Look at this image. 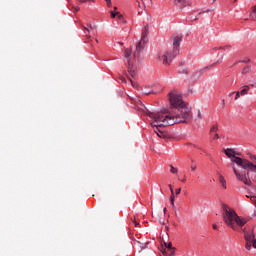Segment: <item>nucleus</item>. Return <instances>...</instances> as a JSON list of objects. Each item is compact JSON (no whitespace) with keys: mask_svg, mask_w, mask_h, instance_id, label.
Listing matches in <instances>:
<instances>
[{"mask_svg":"<svg viewBox=\"0 0 256 256\" xmlns=\"http://www.w3.org/2000/svg\"><path fill=\"white\" fill-rule=\"evenodd\" d=\"M170 202L175 203V192H172V194L170 196Z\"/></svg>","mask_w":256,"mask_h":256,"instance_id":"nucleus-18","label":"nucleus"},{"mask_svg":"<svg viewBox=\"0 0 256 256\" xmlns=\"http://www.w3.org/2000/svg\"><path fill=\"white\" fill-rule=\"evenodd\" d=\"M251 245L254 249H256V239H254L252 242H251Z\"/></svg>","mask_w":256,"mask_h":256,"instance_id":"nucleus-27","label":"nucleus"},{"mask_svg":"<svg viewBox=\"0 0 256 256\" xmlns=\"http://www.w3.org/2000/svg\"><path fill=\"white\" fill-rule=\"evenodd\" d=\"M169 189H170V192H171V195L174 193L173 191V186L171 184L168 185Z\"/></svg>","mask_w":256,"mask_h":256,"instance_id":"nucleus-30","label":"nucleus"},{"mask_svg":"<svg viewBox=\"0 0 256 256\" xmlns=\"http://www.w3.org/2000/svg\"><path fill=\"white\" fill-rule=\"evenodd\" d=\"M117 7H114V10L116 11Z\"/></svg>","mask_w":256,"mask_h":256,"instance_id":"nucleus-44","label":"nucleus"},{"mask_svg":"<svg viewBox=\"0 0 256 256\" xmlns=\"http://www.w3.org/2000/svg\"><path fill=\"white\" fill-rule=\"evenodd\" d=\"M192 171H195L197 169V166H191Z\"/></svg>","mask_w":256,"mask_h":256,"instance_id":"nucleus-36","label":"nucleus"},{"mask_svg":"<svg viewBox=\"0 0 256 256\" xmlns=\"http://www.w3.org/2000/svg\"><path fill=\"white\" fill-rule=\"evenodd\" d=\"M222 219L233 231H241V228L247 223V220L239 217L237 212L227 204H222Z\"/></svg>","mask_w":256,"mask_h":256,"instance_id":"nucleus-4","label":"nucleus"},{"mask_svg":"<svg viewBox=\"0 0 256 256\" xmlns=\"http://www.w3.org/2000/svg\"><path fill=\"white\" fill-rule=\"evenodd\" d=\"M173 209H175V202H171Z\"/></svg>","mask_w":256,"mask_h":256,"instance_id":"nucleus-38","label":"nucleus"},{"mask_svg":"<svg viewBox=\"0 0 256 256\" xmlns=\"http://www.w3.org/2000/svg\"><path fill=\"white\" fill-rule=\"evenodd\" d=\"M72 9H74V11L76 13L81 10V8H79V6H72Z\"/></svg>","mask_w":256,"mask_h":256,"instance_id":"nucleus-24","label":"nucleus"},{"mask_svg":"<svg viewBox=\"0 0 256 256\" xmlns=\"http://www.w3.org/2000/svg\"><path fill=\"white\" fill-rule=\"evenodd\" d=\"M147 35H149V26H145L144 29H142L141 40L136 44L134 52L130 49H125L124 57L127 61L128 73L131 77L137 75V60L143 50V45H145L147 41Z\"/></svg>","mask_w":256,"mask_h":256,"instance_id":"nucleus-3","label":"nucleus"},{"mask_svg":"<svg viewBox=\"0 0 256 256\" xmlns=\"http://www.w3.org/2000/svg\"><path fill=\"white\" fill-rule=\"evenodd\" d=\"M244 237H245V241H246L245 249H247V251H251V243L253 240H255V232H253V231L245 232L244 231Z\"/></svg>","mask_w":256,"mask_h":256,"instance_id":"nucleus-6","label":"nucleus"},{"mask_svg":"<svg viewBox=\"0 0 256 256\" xmlns=\"http://www.w3.org/2000/svg\"><path fill=\"white\" fill-rule=\"evenodd\" d=\"M223 152L225 153L226 156H228L229 159H231L232 163H235L236 165H238V167H241L242 169L247 171L246 173L243 174L238 172L237 168H232L233 173L236 176V179L244 183V185H248L250 187V185H252V182L251 178L249 177V171H251V173H256V164L251 163V161L247 159L237 157L239 153L235 152V150L231 148L223 149Z\"/></svg>","mask_w":256,"mask_h":256,"instance_id":"nucleus-2","label":"nucleus"},{"mask_svg":"<svg viewBox=\"0 0 256 256\" xmlns=\"http://www.w3.org/2000/svg\"><path fill=\"white\" fill-rule=\"evenodd\" d=\"M130 83H131L132 87H136L135 83L133 82V80H131V78H130Z\"/></svg>","mask_w":256,"mask_h":256,"instance_id":"nucleus-34","label":"nucleus"},{"mask_svg":"<svg viewBox=\"0 0 256 256\" xmlns=\"http://www.w3.org/2000/svg\"><path fill=\"white\" fill-rule=\"evenodd\" d=\"M179 73H184L185 75H187V69H183V70H180Z\"/></svg>","mask_w":256,"mask_h":256,"instance_id":"nucleus-31","label":"nucleus"},{"mask_svg":"<svg viewBox=\"0 0 256 256\" xmlns=\"http://www.w3.org/2000/svg\"><path fill=\"white\" fill-rule=\"evenodd\" d=\"M165 247H167L168 248V251H170V250H173L174 248H173V244H171V243H165Z\"/></svg>","mask_w":256,"mask_h":256,"instance_id":"nucleus-19","label":"nucleus"},{"mask_svg":"<svg viewBox=\"0 0 256 256\" xmlns=\"http://www.w3.org/2000/svg\"><path fill=\"white\" fill-rule=\"evenodd\" d=\"M168 99L171 107L175 111L151 112L149 109L143 110L147 117H154L153 125H175L177 123H189L193 119L191 106L183 101V96L177 90L168 93Z\"/></svg>","mask_w":256,"mask_h":256,"instance_id":"nucleus-1","label":"nucleus"},{"mask_svg":"<svg viewBox=\"0 0 256 256\" xmlns=\"http://www.w3.org/2000/svg\"><path fill=\"white\" fill-rule=\"evenodd\" d=\"M190 147H197V146H195V145H193V144H190Z\"/></svg>","mask_w":256,"mask_h":256,"instance_id":"nucleus-42","label":"nucleus"},{"mask_svg":"<svg viewBox=\"0 0 256 256\" xmlns=\"http://www.w3.org/2000/svg\"><path fill=\"white\" fill-rule=\"evenodd\" d=\"M249 91H250V88H249V86H244V88L240 91V95H242V97L243 96H245V95H247L248 93H249Z\"/></svg>","mask_w":256,"mask_h":256,"instance_id":"nucleus-11","label":"nucleus"},{"mask_svg":"<svg viewBox=\"0 0 256 256\" xmlns=\"http://www.w3.org/2000/svg\"><path fill=\"white\" fill-rule=\"evenodd\" d=\"M163 213H164V215H165V213H167V208H164Z\"/></svg>","mask_w":256,"mask_h":256,"instance_id":"nucleus-40","label":"nucleus"},{"mask_svg":"<svg viewBox=\"0 0 256 256\" xmlns=\"http://www.w3.org/2000/svg\"><path fill=\"white\" fill-rule=\"evenodd\" d=\"M133 223H134L135 227H139V223H137V221L134 220Z\"/></svg>","mask_w":256,"mask_h":256,"instance_id":"nucleus-35","label":"nucleus"},{"mask_svg":"<svg viewBox=\"0 0 256 256\" xmlns=\"http://www.w3.org/2000/svg\"><path fill=\"white\" fill-rule=\"evenodd\" d=\"M122 81H125V78H123Z\"/></svg>","mask_w":256,"mask_h":256,"instance_id":"nucleus-45","label":"nucleus"},{"mask_svg":"<svg viewBox=\"0 0 256 256\" xmlns=\"http://www.w3.org/2000/svg\"><path fill=\"white\" fill-rule=\"evenodd\" d=\"M148 117H150V119H152L151 125L154 129V133H156V135H158V137H160V138L165 137V133H163V131H161L159 128L169 127V125H154L153 123H155V116H148Z\"/></svg>","mask_w":256,"mask_h":256,"instance_id":"nucleus-7","label":"nucleus"},{"mask_svg":"<svg viewBox=\"0 0 256 256\" xmlns=\"http://www.w3.org/2000/svg\"><path fill=\"white\" fill-rule=\"evenodd\" d=\"M212 227H213L214 230H217V225L216 224H213Z\"/></svg>","mask_w":256,"mask_h":256,"instance_id":"nucleus-37","label":"nucleus"},{"mask_svg":"<svg viewBox=\"0 0 256 256\" xmlns=\"http://www.w3.org/2000/svg\"><path fill=\"white\" fill-rule=\"evenodd\" d=\"M216 131H219V126L214 124L210 129V134L213 135V133H216Z\"/></svg>","mask_w":256,"mask_h":256,"instance_id":"nucleus-13","label":"nucleus"},{"mask_svg":"<svg viewBox=\"0 0 256 256\" xmlns=\"http://www.w3.org/2000/svg\"><path fill=\"white\" fill-rule=\"evenodd\" d=\"M107 4V7H111V0H104Z\"/></svg>","mask_w":256,"mask_h":256,"instance_id":"nucleus-29","label":"nucleus"},{"mask_svg":"<svg viewBox=\"0 0 256 256\" xmlns=\"http://www.w3.org/2000/svg\"><path fill=\"white\" fill-rule=\"evenodd\" d=\"M232 95H235V92H232V93L230 94V97H231Z\"/></svg>","mask_w":256,"mask_h":256,"instance_id":"nucleus-41","label":"nucleus"},{"mask_svg":"<svg viewBox=\"0 0 256 256\" xmlns=\"http://www.w3.org/2000/svg\"><path fill=\"white\" fill-rule=\"evenodd\" d=\"M170 172L173 173L174 175H177L178 170L177 168L173 167V165H170Z\"/></svg>","mask_w":256,"mask_h":256,"instance_id":"nucleus-15","label":"nucleus"},{"mask_svg":"<svg viewBox=\"0 0 256 256\" xmlns=\"http://www.w3.org/2000/svg\"><path fill=\"white\" fill-rule=\"evenodd\" d=\"M219 181L224 189H227V181H225V177L223 175L219 176Z\"/></svg>","mask_w":256,"mask_h":256,"instance_id":"nucleus-10","label":"nucleus"},{"mask_svg":"<svg viewBox=\"0 0 256 256\" xmlns=\"http://www.w3.org/2000/svg\"><path fill=\"white\" fill-rule=\"evenodd\" d=\"M250 17H252V19H256V6H255V8L253 10V13L250 14Z\"/></svg>","mask_w":256,"mask_h":256,"instance_id":"nucleus-20","label":"nucleus"},{"mask_svg":"<svg viewBox=\"0 0 256 256\" xmlns=\"http://www.w3.org/2000/svg\"><path fill=\"white\" fill-rule=\"evenodd\" d=\"M80 3H87V0H81Z\"/></svg>","mask_w":256,"mask_h":256,"instance_id":"nucleus-39","label":"nucleus"},{"mask_svg":"<svg viewBox=\"0 0 256 256\" xmlns=\"http://www.w3.org/2000/svg\"><path fill=\"white\" fill-rule=\"evenodd\" d=\"M197 117H198V119H203V114H201V111H198Z\"/></svg>","mask_w":256,"mask_h":256,"instance_id":"nucleus-28","label":"nucleus"},{"mask_svg":"<svg viewBox=\"0 0 256 256\" xmlns=\"http://www.w3.org/2000/svg\"><path fill=\"white\" fill-rule=\"evenodd\" d=\"M170 255L171 256L175 255V248H172V250H170Z\"/></svg>","mask_w":256,"mask_h":256,"instance_id":"nucleus-32","label":"nucleus"},{"mask_svg":"<svg viewBox=\"0 0 256 256\" xmlns=\"http://www.w3.org/2000/svg\"><path fill=\"white\" fill-rule=\"evenodd\" d=\"M214 49H223L225 51L227 49H231V46H224V47H219V48H214Z\"/></svg>","mask_w":256,"mask_h":256,"instance_id":"nucleus-23","label":"nucleus"},{"mask_svg":"<svg viewBox=\"0 0 256 256\" xmlns=\"http://www.w3.org/2000/svg\"><path fill=\"white\" fill-rule=\"evenodd\" d=\"M247 73H251V66H246L242 70V75H247Z\"/></svg>","mask_w":256,"mask_h":256,"instance_id":"nucleus-12","label":"nucleus"},{"mask_svg":"<svg viewBox=\"0 0 256 256\" xmlns=\"http://www.w3.org/2000/svg\"><path fill=\"white\" fill-rule=\"evenodd\" d=\"M175 5L179 7V9H184L192 4L191 0H174Z\"/></svg>","mask_w":256,"mask_h":256,"instance_id":"nucleus-8","label":"nucleus"},{"mask_svg":"<svg viewBox=\"0 0 256 256\" xmlns=\"http://www.w3.org/2000/svg\"><path fill=\"white\" fill-rule=\"evenodd\" d=\"M219 63H223V59H219L218 61H216V63H213L209 66H206L202 71H208V69H213V67H216L217 65H219Z\"/></svg>","mask_w":256,"mask_h":256,"instance_id":"nucleus-9","label":"nucleus"},{"mask_svg":"<svg viewBox=\"0 0 256 256\" xmlns=\"http://www.w3.org/2000/svg\"><path fill=\"white\" fill-rule=\"evenodd\" d=\"M212 139L215 140V139H219V134H217L216 132H214L212 134Z\"/></svg>","mask_w":256,"mask_h":256,"instance_id":"nucleus-22","label":"nucleus"},{"mask_svg":"<svg viewBox=\"0 0 256 256\" xmlns=\"http://www.w3.org/2000/svg\"><path fill=\"white\" fill-rule=\"evenodd\" d=\"M183 41V35H177L172 38L173 49L172 50H162L157 54L158 61H161L164 65H171L173 59L177 57L179 53V47Z\"/></svg>","mask_w":256,"mask_h":256,"instance_id":"nucleus-5","label":"nucleus"},{"mask_svg":"<svg viewBox=\"0 0 256 256\" xmlns=\"http://www.w3.org/2000/svg\"><path fill=\"white\" fill-rule=\"evenodd\" d=\"M239 97H241V94L239 91L236 92V95H235V101H237V99H239Z\"/></svg>","mask_w":256,"mask_h":256,"instance_id":"nucleus-26","label":"nucleus"},{"mask_svg":"<svg viewBox=\"0 0 256 256\" xmlns=\"http://www.w3.org/2000/svg\"><path fill=\"white\" fill-rule=\"evenodd\" d=\"M175 193L176 195H179L181 193V188L176 189Z\"/></svg>","mask_w":256,"mask_h":256,"instance_id":"nucleus-33","label":"nucleus"},{"mask_svg":"<svg viewBox=\"0 0 256 256\" xmlns=\"http://www.w3.org/2000/svg\"><path fill=\"white\" fill-rule=\"evenodd\" d=\"M239 63H251V59L244 58L243 60H240Z\"/></svg>","mask_w":256,"mask_h":256,"instance_id":"nucleus-17","label":"nucleus"},{"mask_svg":"<svg viewBox=\"0 0 256 256\" xmlns=\"http://www.w3.org/2000/svg\"><path fill=\"white\" fill-rule=\"evenodd\" d=\"M250 163L256 165V155L249 154Z\"/></svg>","mask_w":256,"mask_h":256,"instance_id":"nucleus-14","label":"nucleus"},{"mask_svg":"<svg viewBox=\"0 0 256 256\" xmlns=\"http://www.w3.org/2000/svg\"><path fill=\"white\" fill-rule=\"evenodd\" d=\"M118 21H122L123 23H126L125 19L123 18V15L118 14Z\"/></svg>","mask_w":256,"mask_h":256,"instance_id":"nucleus-21","label":"nucleus"},{"mask_svg":"<svg viewBox=\"0 0 256 256\" xmlns=\"http://www.w3.org/2000/svg\"><path fill=\"white\" fill-rule=\"evenodd\" d=\"M84 29H85L88 33H91V29H93V26L90 24V25H87V27H84Z\"/></svg>","mask_w":256,"mask_h":256,"instance_id":"nucleus-16","label":"nucleus"},{"mask_svg":"<svg viewBox=\"0 0 256 256\" xmlns=\"http://www.w3.org/2000/svg\"><path fill=\"white\" fill-rule=\"evenodd\" d=\"M185 181H186V180H185V178H184V179H182V183H185Z\"/></svg>","mask_w":256,"mask_h":256,"instance_id":"nucleus-43","label":"nucleus"},{"mask_svg":"<svg viewBox=\"0 0 256 256\" xmlns=\"http://www.w3.org/2000/svg\"><path fill=\"white\" fill-rule=\"evenodd\" d=\"M117 15H119V12H116V13L111 12L112 19H115V17H117Z\"/></svg>","mask_w":256,"mask_h":256,"instance_id":"nucleus-25","label":"nucleus"}]
</instances>
